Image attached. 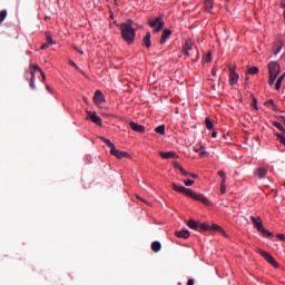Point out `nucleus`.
I'll return each mask as SVG.
<instances>
[{"instance_id": "51", "label": "nucleus", "mask_w": 285, "mask_h": 285, "mask_svg": "<svg viewBox=\"0 0 285 285\" xmlns=\"http://www.w3.org/2000/svg\"><path fill=\"white\" fill-rule=\"evenodd\" d=\"M281 7L285 8V2L284 1L281 2Z\"/></svg>"}, {"instance_id": "53", "label": "nucleus", "mask_w": 285, "mask_h": 285, "mask_svg": "<svg viewBox=\"0 0 285 285\" xmlns=\"http://www.w3.org/2000/svg\"><path fill=\"white\" fill-rule=\"evenodd\" d=\"M83 101H85L86 104H88V98H83Z\"/></svg>"}, {"instance_id": "44", "label": "nucleus", "mask_w": 285, "mask_h": 285, "mask_svg": "<svg viewBox=\"0 0 285 285\" xmlns=\"http://www.w3.org/2000/svg\"><path fill=\"white\" fill-rule=\"evenodd\" d=\"M187 285H195V279L193 278L188 279Z\"/></svg>"}, {"instance_id": "41", "label": "nucleus", "mask_w": 285, "mask_h": 285, "mask_svg": "<svg viewBox=\"0 0 285 285\" xmlns=\"http://www.w3.org/2000/svg\"><path fill=\"white\" fill-rule=\"evenodd\" d=\"M218 176L222 177V179H224L226 177V173H224V170H219Z\"/></svg>"}, {"instance_id": "23", "label": "nucleus", "mask_w": 285, "mask_h": 285, "mask_svg": "<svg viewBox=\"0 0 285 285\" xmlns=\"http://www.w3.org/2000/svg\"><path fill=\"white\" fill-rule=\"evenodd\" d=\"M155 132H157L158 135H166V126L160 125V126L156 127Z\"/></svg>"}, {"instance_id": "11", "label": "nucleus", "mask_w": 285, "mask_h": 285, "mask_svg": "<svg viewBox=\"0 0 285 285\" xmlns=\"http://www.w3.org/2000/svg\"><path fill=\"white\" fill-rule=\"evenodd\" d=\"M129 128H131V130H134V132H140V134L146 132V127H144L142 125H139L135 121L129 122Z\"/></svg>"}, {"instance_id": "1", "label": "nucleus", "mask_w": 285, "mask_h": 285, "mask_svg": "<svg viewBox=\"0 0 285 285\" xmlns=\"http://www.w3.org/2000/svg\"><path fill=\"white\" fill-rule=\"evenodd\" d=\"M135 22L131 19L119 24L121 38L128 46H132L135 43V37H137V30L132 28Z\"/></svg>"}, {"instance_id": "52", "label": "nucleus", "mask_w": 285, "mask_h": 285, "mask_svg": "<svg viewBox=\"0 0 285 285\" xmlns=\"http://www.w3.org/2000/svg\"><path fill=\"white\" fill-rule=\"evenodd\" d=\"M213 75H214V76L217 75V71H215V69H213Z\"/></svg>"}, {"instance_id": "3", "label": "nucleus", "mask_w": 285, "mask_h": 285, "mask_svg": "<svg viewBox=\"0 0 285 285\" xmlns=\"http://www.w3.org/2000/svg\"><path fill=\"white\" fill-rule=\"evenodd\" d=\"M148 24L150 26V28H154V32H161L165 26L164 19L161 17L150 18L148 20Z\"/></svg>"}, {"instance_id": "4", "label": "nucleus", "mask_w": 285, "mask_h": 285, "mask_svg": "<svg viewBox=\"0 0 285 285\" xmlns=\"http://www.w3.org/2000/svg\"><path fill=\"white\" fill-rule=\"evenodd\" d=\"M257 253L259 256L264 257V259H266L268 264L274 266V268H279V264H277V261H275V258L273 257V255H271V253L265 252L263 249H257Z\"/></svg>"}, {"instance_id": "21", "label": "nucleus", "mask_w": 285, "mask_h": 285, "mask_svg": "<svg viewBox=\"0 0 285 285\" xmlns=\"http://www.w3.org/2000/svg\"><path fill=\"white\" fill-rule=\"evenodd\" d=\"M100 139L104 141V144H106V146H108V148H110V150H112L115 148V144H112V141H110V139L101 136Z\"/></svg>"}, {"instance_id": "54", "label": "nucleus", "mask_w": 285, "mask_h": 285, "mask_svg": "<svg viewBox=\"0 0 285 285\" xmlns=\"http://www.w3.org/2000/svg\"><path fill=\"white\" fill-rule=\"evenodd\" d=\"M78 52H79L80 55H83V51H81V50H78Z\"/></svg>"}, {"instance_id": "46", "label": "nucleus", "mask_w": 285, "mask_h": 285, "mask_svg": "<svg viewBox=\"0 0 285 285\" xmlns=\"http://www.w3.org/2000/svg\"><path fill=\"white\" fill-rule=\"evenodd\" d=\"M189 177H193V179H197L199 177L197 174H189Z\"/></svg>"}, {"instance_id": "19", "label": "nucleus", "mask_w": 285, "mask_h": 285, "mask_svg": "<svg viewBox=\"0 0 285 285\" xmlns=\"http://www.w3.org/2000/svg\"><path fill=\"white\" fill-rule=\"evenodd\" d=\"M151 250L154 253H159V250H161V243H159V240H155L153 244H151Z\"/></svg>"}, {"instance_id": "17", "label": "nucleus", "mask_w": 285, "mask_h": 285, "mask_svg": "<svg viewBox=\"0 0 285 285\" xmlns=\"http://www.w3.org/2000/svg\"><path fill=\"white\" fill-rule=\"evenodd\" d=\"M175 235L180 239H188V237H190V232H188L187 229H183L180 232H175Z\"/></svg>"}, {"instance_id": "14", "label": "nucleus", "mask_w": 285, "mask_h": 285, "mask_svg": "<svg viewBox=\"0 0 285 285\" xmlns=\"http://www.w3.org/2000/svg\"><path fill=\"white\" fill-rule=\"evenodd\" d=\"M268 173V169L264 168V167H259L257 168V170L255 171V175L258 179H264L266 177Z\"/></svg>"}, {"instance_id": "28", "label": "nucleus", "mask_w": 285, "mask_h": 285, "mask_svg": "<svg viewBox=\"0 0 285 285\" xmlns=\"http://www.w3.org/2000/svg\"><path fill=\"white\" fill-rule=\"evenodd\" d=\"M248 75H258L259 73V68L257 67H250L247 69Z\"/></svg>"}, {"instance_id": "10", "label": "nucleus", "mask_w": 285, "mask_h": 285, "mask_svg": "<svg viewBox=\"0 0 285 285\" xmlns=\"http://www.w3.org/2000/svg\"><path fill=\"white\" fill-rule=\"evenodd\" d=\"M106 101V96H104V92L101 90H97L94 96V102L96 106H99V104H104Z\"/></svg>"}, {"instance_id": "39", "label": "nucleus", "mask_w": 285, "mask_h": 285, "mask_svg": "<svg viewBox=\"0 0 285 285\" xmlns=\"http://www.w3.org/2000/svg\"><path fill=\"white\" fill-rule=\"evenodd\" d=\"M220 194L226 195V185H220Z\"/></svg>"}, {"instance_id": "12", "label": "nucleus", "mask_w": 285, "mask_h": 285, "mask_svg": "<svg viewBox=\"0 0 285 285\" xmlns=\"http://www.w3.org/2000/svg\"><path fill=\"white\" fill-rule=\"evenodd\" d=\"M190 50H193V40L191 39H187L185 41V46L183 48V52H184V55H186V57H190Z\"/></svg>"}, {"instance_id": "7", "label": "nucleus", "mask_w": 285, "mask_h": 285, "mask_svg": "<svg viewBox=\"0 0 285 285\" xmlns=\"http://www.w3.org/2000/svg\"><path fill=\"white\" fill-rule=\"evenodd\" d=\"M87 119H90L96 126H101V117L97 116V112L87 111Z\"/></svg>"}, {"instance_id": "35", "label": "nucleus", "mask_w": 285, "mask_h": 285, "mask_svg": "<svg viewBox=\"0 0 285 285\" xmlns=\"http://www.w3.org/2000/svg\"><path fill=\"white\" fill-rule=\"evenodd\" d=\"M180 173L184 175V177H190V173L186 171L184 168H180Z\"/></svg>"}, {"instance_id": "29", "label": "nucleus", "mask_w": 285, "mask_h": 285, "mask_svg": "<svg viewBox=\"0 0 285 285\" xmlns=\"http://www.w3.org/2000/svg\"><path fill=\"white\" fill-rule=\"evenodd\" d=\"M205 126H206L207 130H213L214 125H213V121L210 118L205 119Z\"/></svg>"}, {"instance_id": "43", "label": "nucleus", "mask_w": 285, "mask_h": 285, "mask_svg": "<svg viewBox=\"0 0 285 285\" xmlns=\"http://www.w3.org/2000/svg\"><path fill=\"white\" fill-rule=\"evenodd\" d=\"M207 155H208V151H205V150L200 151V157H207Z\"/></svg>"}, {"instance_id": "30", "label": "nucleus", "mask_w": 285, "mask_h": 285, "mask_svg": "<svg viewBox=\"0 0 285 285\" xmlns=\"http://www.w3.org/2000/svg\"><path fill=\"white\" fill-rule=\"evenodd\" d=\"M198 228L200 230H210V225H208L206 223H198Z\"/></svg>"}, {"instance_id": "9", "label": "nucleus", "mask_w": 285, "mask_h": 285, "mask_svg": "<svg viewBox=\"0 0 285 285\" xmlns=\"http://www.w3.org/2000/svg\"><path fill=\"white\" fill-rule=\"evenodd\" d=\"M250 222L253 223L254 228L258 230V233L264 228V223H262L261 217L250 216Z\"/></svg>"}, {"instance_id": "22", "label": "nucleus", "mask_w": 285, "mask_h": 285, "mask_svg": "<svg viewBox=\"0 0 285 285\" xmlns=\"http://www.w3.org/2000/svg\"><path fill=\"white\" fill-rule=\"evenodd\" d=\"M282 48H284V41H279V42L274 47V55H279V52H282Z\"/></svg>"}, {"instance_id": "42", "label": "nucleus", "mask_w": 285, "mask_h": 285, "mask_svg": "<svg viewBox=\"0 0 285 285\" xmlns=\"http://www.w3.org/2000/svg\"><path fill=\"white\" fill-rule=\"evenodd\" d=\"M266 106H275V100L269 99V100L266 102Z\"/></svg>"}, {"instance_id": "2", "label": "nucleus", "mask_w": 285, "mask_h": 285, "mask_svg": "<svg viewBox=\"0 0 285 285\" xmlns=\"http://www.w3.org/2000/svg\"><path fill=\"white\" fill-rule=\"evenodd\" d=\"M171 188L176 193H181L183 195H186V197H190L191 199H195V202H202V204L208 205V198H206L202 194H197V193L193 191V189H188L184 186H178L175 183L171 184Z\"/></svg>"}, {"instance_id": "49", "label": "nucleus", "mask_w": 285, "mask_h": 285, "mask_svg": "<svg viewBox=\"0 0 285 285\" xmlns=\"http://www.w3.org/2000/svg\"><path fill=\"white\" fill-rule=\"evenodd\" d=\"M254 107L256 108L257 110V99L254 98Z\"/></svg>"}, {"instance_id": "45", "label": "nucleus", "mask_w": 285, "mask_h": 285, "mask_svg": "<svg viewBox=\"0 0 285 285\" xmlns=\"http://www.w3.org/2000/svg\"><path fill=\"white\" fill-rule=\"evenodd\" d=\"M50 45H48L47 42L46 43H43L42 46H41V50H46V48H48Z\"/></svg>"}, {"instance_id": "40", "label": "nucleus", "mask_w": 285, "mask_h": 285, "mask_svg": "<svg viewBox=\"0 0 285 285\" xmlns=\"http://www.w3.org/2000/svg\"><path fill=\"white\" fill-rule=\"evenodd\" d=\"M281 242H285V235L284 234H277L276 236Z\"/></svg>"}, {"instance_id": "26", "label": "nucleus", "mask_w": 285, "mask_h": 285, "mask_svg": "<svg viewBox=\"0 0 285 285\" xmlns=\"http://www.w3.org/2000/svg\"><path fill=\"white\" fill-rule=\"evenodd\" d=\"M210 230H216L217 233H223V235H226V233L224 232V228H222V226L219 225H212Z\"/></svg>"}, {"instance_id": "8", "label": "nucleus", "mask_w": 285, "mask_h": 285, "mask_svg": "<svg viewBox=\"0 0 285 285\" xmlns=\"http://www.w3.org/2000/svg\"><path fill=\"white\" fill-rule=\"evenodd\" d=\"M110 155H114V157H117V159H124L126 157H130L129 153L121 151L115 147L112 150H110Z\"/></svg>"}, {"instance_id": "15", "label": "nucleus", "mask_w": 285, "mask_h": 285, "mask_svg": "<svg viewBox=\"0 0 285 285\" xmlns=\"http://www.w3.org/2000/svg\"><path fill=\"white\" fill-rule=\"evenodd\" d=\"M159 155L163 159H175V157H177L175 151H160Z\"/></svg>"}, {"instance_id": "38", "label": "nucleus", "mask_w": 285, "mask_h": 285, "mask_svg": "<svg viewBox=\"0 0 285 285\" xmlns=\"http://www.w3.org/2000/svg\"><path fill=\"white\" fill-rule=\"evenodd\" d=\"M174 168H176L177 170H179L181 173V165H179V163H174Z\"/></svg>"}, {"instance_id": "16", "label": "nucleus", "mask_w": 285, "mask_h": 285, "mask_svg": "<svg viewBox=\"0 0 285 285\" xmlns=\"http://www.w3.org/2000/svg\"><path fill=\"white\" fill-rule=\"evenodd\" d=\"M170 35H173V31L170 29H165L163 31V35L160 38V46H164V43H166V39H168V37H170Z\"/></svg>"}, {"instance_id": "13", "label": "nucleus", "mask_w": 285, "mask_h": 285, "mask_svg": "<svg viewBox=\"0 0 285 285\" xmlns=\"http://www.w3.org/2000/svg\"><path fill=\"white\" fill-rule=\"evenodd\" d=\"M150 39H151V35L150 32H147L146 36L142 38V46H145V48L153 47V41Z\"/></svg>"}, {"instance_id": "5", "label": "nucleus", "mask_w": 285, "mask_h": 285, "mask_svg": "<svg viewBox=\"0 0 285 285\" xmlns=\"http://www.w3.org/2000/svg\"><path fill=\"white\" fill-rule=\"evenodd\" d=\"M281 70H282V67L279 66V63H277V62H275V61H271V62L268 63L269 77H278Z\"/></svg>"}, {"instance_id": "33", "label": "nucleus", "mask_w": 285, "mask_h": 285, "mask_svg": "<svg viewBox=\"0 0 285 285\" xmlns=\"http://www.w3.org/2000/svg\"><path fill=\"white\" fill-rule=\"evenodd\" d=\"M213 59V53L209 51L205 57H204V61L205 63L210 62Z\"/></svg>"}, {"instance_id": "6", "label": "nucleus", "mask_w": 285, "mask_h": 285, "mask_svg": "<svg viewBox=\"0 0 285 285\" xmlns=\"http://www.w3.org/2000/svg\"><path fill=\"white\" fill-rule=\"evenodd\" d=\"M239 81V75L235 71L234 67H229V86H235Z\"/></svg>"}, {"instance_id": "34", "label": "nucleus", "mask_w": 285, "mask_h": 285, "mask_svg": "<svg viewBox=\"0 0 285 285\" xmlns=\"http://www.w3.org/2000/svg\"><path fill=\"white\" fill-rule=\"evenodd\" d=\"M275 79H277L276 76H269V79H268L269 86H273V83H275Z\"/></svg>"}, {"instance_id": "18", "label": "nucleus", "mask_w": 285, "mask_h": 285, "mask_svg": "<svg viewBox=\"0 0 285 285\" xmlns=\"http://www.w3.org/2000/svg\"><path fill=\"white\" fill-rule=\"evenodd\" d=\"M187 226H188L189 228H191L193 230H198V229H199V222H196V220H194V219H189V220L187 222Z\"/></svg>"}, {"instance_id": "20", "label": "nucleus", "mask_w": 285, "mask_h": 285, "mask_svg": "<svg viewBox=\"0 0 285 285\" xmlns=\"http://www.w3.org/2000/svg\"><path fill=\"white\" fill-rule=\"evenodd\" d=\"M205 11L213 12V0H204Z\"/></svg>"}, {"instance_id": "48", "label": "nucleus", "mask_w": 285, "mask_h": 285, "mask_svg": "<svg viewBox=\"0 0 285 285\" xmlns=\"http://www.w3.org/2000/svg\"><path fill=\"white\" fill-rule=\"evenodd\" d=\"M41 77H42V81H46V73L42 71L40 72Z\"/></svg>"}, {"instance_id": "32", "label": "nucleus", "mask_w": 285, "mask_h": 285, "mask_svg": "<svg viewBox=\"0 0 285 285\" xmlns=\"http://www.w3.org/2000/svg\"><path fill=\"white\" fill-rule=\"evenodd\" d=\"M69 66H72L73 68H76V70H79L81 75H86V72H83V70L79 69V66H77V63L72 60H69Z\"/></svg>"}, {"instance_id": "37", "label": "nucleus", "mask_w": 285, "mask_h": 285, "mask_svg": "<svg viewBox=\"0 0 285 285\" xmlns=\"http://www.w3.org/2000/svg\"><path fill=\"white\" fill-rule=\"evenodd\" d=\"M31 68H33V70H31V72H35V70H38V72H42V71H43V70H41L40 67L37 66V65L31 66Z\"/></svg>"}, {"instance_id": "36", "label": "nucleus", "mask_w": 285, "mask_h": 285, "mask_svg": "<svg viewBox=\"0 0 285 285\" xmlns=\"http://www.w3.org/2000/svg\"><path fill=\"white\" fill-rule=\"evenodd\" d=\"M184 184L185 186H193V184H195V180L187 179V180H184Z\"/></svg>"}, {"instance_id": "25", "label": "nucleus", "mask_w": 285, "mask_h": 285, "mask_svg": "<svg viewBox=\"0 0 285 285\" xmlns=\"http://www.w3.org/2000/svg\"><path fill=\"white\" fill-rule=\"evenodd\" d=\"M30 75H31V78H30L29 86L31 90H35L37 88V86H35V71H30Z\"/></svg>"}, {"instance_id": "24", "label": "nucleus", "mask_w": 285, "mask_h": 285, "mask_svg": "<svg viewBox=\"0 0 285 285\" xmlns=\"http://www.w3.org/2000/svg\"><path fill=\"white\" fill-rule=\"evenodd\" d=\"M7 17H8V10H1L0 11V26L6 21V19H7Z\"/></svg>"}, {"instance_id": "50", "label": "nucleus", "mask_w": 285, "mask_h": 285, "mask_svg": "<svg viewBox=\"0 0 285 285\" xmlns=\"http://www.w3.org/2000/svg\"><path fill=\"white\" fill-rule=\"evenodd\" d=\"M212 137L213 138L217 137V132L216 131L212 132Z\"/></svg>"}, {"instance_id": "47", "label": "nucleus", "mask_w": 285, "mask_h": 285, "mask_svg": "<svg viewBox=\"0 0 285 285\" xmlns=\"http://www.w3.org/2000/svg\"><path fill=\"white\" fill-rule=\"evenodd\" d=\"M220 186H226V177L222 179Z\"/></svg>"}, {"instance_id": "31", "label": "nucleus", "mask_w": 285, "mask_h": 285, "mask_svg": "<svg viewBox=\"0 0 285 285\" xmlns=\"http://www.w3.org/2000/svg\"><path fill=\"white\" fill-rule=\"evenodd\" d=\"M46 41L48 46H52L55 41L52 40V36H50V32H46Z\"/></svg>"}, {"instance_id": "55", "label": "nucleus", "mask_w": 285, "mask_h": 285, "mask_svg": "<svg viewBox=\"0 0 285 285\" xmlns=\"http://www.w3.org/2000/svg\"><path fill=\"white\" fill-rule=\"evenodd\" d=\"M195 150V153H199V149H194Z\"/></svg>"}, {"instance_id": "27", "label": "nucleus", "mask_w": 285, "mask_h": 285, "mask_svg": "<svg viewBox=\"0 0 285 285\" xmlns=\"http://www.w3.org/2000/svg\"><path fill=\"white\" fill-rule=\"evenodd\" d=\"M258 233H262L263 237H273V233L264 227Z\"/></svg>"}]
</instances>
